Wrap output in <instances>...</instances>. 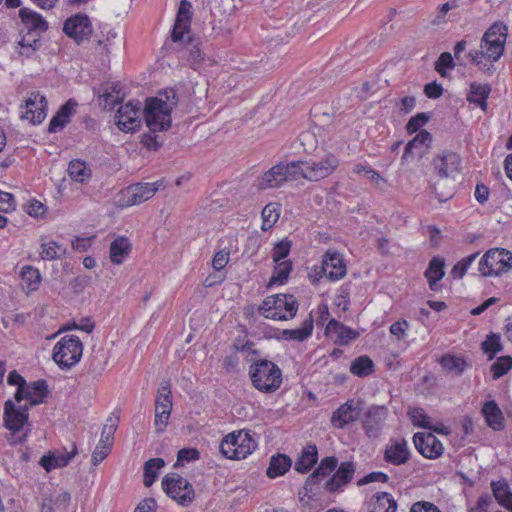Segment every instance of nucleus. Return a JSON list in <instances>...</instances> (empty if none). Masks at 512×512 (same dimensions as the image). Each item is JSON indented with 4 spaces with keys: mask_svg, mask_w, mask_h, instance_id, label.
I'll list each match as a JSON object with an SVG mask.
<instances>
[{
    "mask_svg": "<svg viewBox=\"0 0 512 512\" xmlns=\"http://www.w3.org/2000/svg\"><path fill=\"white\" fill-rule=\"evenodd\" d=\"M111 448L110 446L108 445H105V444H98L93 453H92V464L94 466L98 465L100 462H102L107 456L108 454L110 453L111 451Z\"/></svg>",
    "mask_w": 512,
    "mask_h": 512,
    "instance_id": "obj_63",
    "label": "nucleus"
},
{
    "mask_svg": "<svg viewBox=\"0 0 512 512\" xmlns=\"http://www.w3.org/2000/svg\"><path fill=\"white\" fill-rule=\"evenodd\" d=\"M77 454V446L75 443L71 444V450L63 449L58 452H48L43 455L39 461V464L47 471L50 472L53 469L63 468L69 464V462Z\"/></svg>",
    "mask_w": 512,
    "mask_h": 512,
    "instance_id": "obj_19",
    "label": "nucleus"
},
{
    "mask_svg": "<svg viewBox=\"0 0 512 512\" xmlns=\"http://www.w3.org/2000/svg\"><path fill=\"white\" fill-rule=\"evenodd\" d=\"M321 270L328 279L336 281L346 274V266L341 255L336 251H327L323 257Z\"/></svg>",
    "mask_w": 512,
    "mask_h": 512,
    "instance_id": "obj_21",
    "label": "nucleus"
},
{
    "mask_svg": "<svg viewBox=\"0 0 512 512\" xmlns=\"http://www.w3.org/2000/svg\"><path fill=\"white\" fill-rule=\"evenodd\" d=\"M178 104L176 91L172 88L160 93V98L147 100L144 115L147 126L152 133L164 131L171 126V111Z\"/></svg>",
    "mask_w": 512,
    "mask_h": 512,
    "instance_id": "obj_2",
    "label": "nucleus"
},
{
    "mask_svg": "<svg viewBox=\"0 0 512 512\" xmlns=\"http://www.w3.org/2000/svg\"><path fill=\"white\" fill-rule=\"evenodd\" d=\"M164 491L179 504L187 505L194 498V489L187 479L177 473L167 474L162 480Z\"/></svg>",
    "mask_w": 512,
    "mask_h": 512,
    "instance_id": "obj_9",
    "label": "nucleus"
},
{
    "mask_svg": "<svg viewBox=\"0 0 512 512\" xmlns=\"http://www.w3.org/2000/svg\"><path fill=\"white\" fill-rule=\"evenodd\" d=\"M491 488L498 503L512 512V492L509 485L505 481H493Z\"/></svg>",
    "mask_w": 512,
    "mask_h": 512,
    "instance_id": "obj_41",
    "label": "nucleus"
},
{
    "mask_svg": "<svg viewBox=\"0 0 512 512\" xmlns=\"http://www.w3.org/2000/svg\"><path fill=\"white\" fill-rule=\"evenodd\" d=\"M455 67L454 59L449 52H443L435 62L434 68L440 74L441 77L447 76V69H453Z\"/></svg>",
    "mask_w": 512,
    "mask_h": 512,
    "instance_id": "obj_54",
    "label": "nucleus"
},
{
    "mask_svg": "<svg viewBox=\"0 0 512 512\" xmlns=\"http://www.w3.org/2000/svg\"><path fill=\"white\" fill-rule=\"evenodd\" d=\"M63 31L77 44H81L91 37L93 27L87 15L78 13L64 22Z\"/></svg>",
    "mask_w": 512,
    "mask_h": 512,
    "instance_id": "obj_12",
    "label": "nucleus"
},
{
    "mask_svg": "<svg viewBox=\"0 0 512 512\" xmlns=\"http://www.w3.org/2000/svg\"><path fill=\"white\" fill-rule=\"evenodd\" d=\"M250 379L253 386L260 392L273 393L282 383L279 367L268 360H258L250 366Z\"/></svg>",
    "mask_w": 512,
    "mask_h": 512,
    "instance_id": "obj_5",
    "label": "nucleus"
},
{
    "mask_svg": "<svg viewBox=\"0 0 512 512\" xmlns=\"http://www.w3.org/2000/svg\"><path fill=\"white\" fill-rule=\"evenodd\" d=\"M430 117L427 113H418L415 116L411 117L406 125V130L408 133L412 134L417 132L421 127H423L428 121Z\"/></svg>",
    "mask_w": 512,
    "mask_h": 512,
    "instance_id": "obj_59",
    "label": "nucleus"
},
{
    "mask_svg": "<svg viewBox=\"0 0 512 512\" xmlns=\"http://www.w3.org/2000/svg\"><path fill=\"white\" fill-rule=\"evenodd\" d=\"M21 21L28 29V35L39 34L45 32L48 28L46 20L37 12L28 8H22L19 11Z\"/></svg>",
    "mask_w": 512,
    "mask_h": 512,
    "instance_id": "obj_27",
    "label": "nucleus"
},
{
    "mask_svg": "<svg viewBox=\"0 0 512 512\" xmlns=\"http://www.w3.org/2000/svg\"><path fill=\"white\" fill-rule=\"evenodd\" d=\"M298 310V302L291 294H275L264 299L259 312L267 319L289 320Z\"/></svg>",
    "mask_w": 512,
    "mask_h": 512,
    "instance_id": "obj_6",
    "label": "nucleus"
},
{
    "mask_svg": "<svg viewBox=\"0 0 512 512\" xmlns=\"http://www.w3.org/2000/svg\"><path fill=\"white\" fill-rule=\"evenodd\" d=\"M131 251V243L128 238L117 237L110 245V259L113 264L119 265Z\"/></svg>",
    "mask_w": 512,
    "mask_h": 512,
    "instance_id": "obj_38",
    "label": "nucleus"
},
{
    "mask_svg": "<svg viewBox=\"0 0 512 512\" xmlns=\"http://www.w3.org/2000/svg\"><path fill=\"white\" fill-rule=\"evenodd\" d=\"M285 172L287 174V181H295L299 178H305L306 162L296 161L284 164Z\"/></svg>",
    "mask_w": 512,
    "mask_h": 512,
    "instance_id": "obj_53",
    "label": "nucleus"
},
{
    "mask_svg": "<svg viewBox=\"0 0 512 512\" xmlns=\"http://www.w3.org/2000/svg\"><path fill=\"white\" fill-rule=\"evenodd\" d=\"M355 466L352 462H343L335 474L326 481L325 489L329 492H336L339 488L346 485L353 477Z\"/></svg>",
    "mask_w": 512,
    "mask_h": 512,
    "instance_id": "obj_25",
    "label": "nucleus"
},
{
    "mask_svg": "<svg viewBox=\"0 0 512 512\" xmlns=\"http://www.w3.org/2000/svg\"><path fill=\"white\" fill-rule=\"evenodd\" d=\"M141 103L139 101L128 102L121 106L115 114V124L123 132H132L140 127Z\"/></svg>",
    "mask_w": 512,
    "mask_h": 512,
    "instance_id": "obj_13",
    "label": "nucleus"
},
{
    "mask_svg": "<svg viewBox=\"0 0 512 512\" xmlns=\"http://www.w3.org/2000/svg\"><path fill=\"white\" fill-rule=\"evenodd\" d=\"M65 253V249L55 241L43 242L41 244V258L43 260H54Z\"/></svg>",
    "mask_w": 512,
    "mask_h": 512,
    "instance_id": "obj_50",
    "label": "nucleus"
},
{
    "mask_svg": "<svg viewBox=\"0 0 512 512\" xmlns=\"http://www.w3.org/2000/svg\"><path fill=\"white\" fill-rule=\"evenodd\" d=\"M165 462L162 458H153L148 460L144 465L143 483L146 487H150L157 476V469L162 468Z\"/></svg>",
    "mask_w": 512,
    "mask_h": 512,
    "instance_id": "obj_46",
    "label": "nucleus"
},
{
    "mask_svg": "<svg viewBox=\"0 0 512 512\" xmlns=\"http://www.w3.org/2000/svg\"><path fill=\"white\" fill-rule=\"evenodd\" d=\"M512 268V253L506 249H490L479 262L483 276H498Z\"/></svg>",
    "mask_w": 512,
    "mask_h": 512,
    "instance_id": "obj_8",
    "label": "nucleus"
},
{
    "mask_svg": "<svg viewBox=\"0 0 512 512\" xmlns=\"http://www.w3.org/2000/svg\"><path fill=\"white\" fill-rule=\"evenodd\" d=\"M77 102L69 99L64 105L60 107L58 112L53 116L49 123L48 132L55 133L62 130L66 124L70 122V118L75 112Z\"/></svg>",
    "mask_w": 512,
    "mask_h": 512,
    "instance_id": "obj_29",
    "label": "nucleus"
},
{
    "mask_svg": "<svg viewBox=\"0 0 512 512\" xmlns=\"http://www.w3.org/2000/svg\"><path fill=\"white\" fill-rule=\"evenodd\" d=\"M325 332L333 339L334 343L341 346L348 345L360 335L358 331L345 326L335 319L329 321Z\"/></svg>",
    "mask_w": 512,
    "mask_h": 512,
    "instance_id": "obj_22",
    "label": "nucleus"
},
{
    "mask_svg": "<svg viewBox=\"0 0 512 512\" xmlns=\"http://www.w3.org/2000/svg\"><path fill=\"white\" fill-rule=\"evenodd\" d=\"M172 411V392L168 380L160 382L155 400V420L157 432H163Z\"/></svg>",
    "mask_w": 512,
    "mask_h": 512,
    "instance_id": "obj_10",
    "label": "nucleus"
},
{
    "mask_svg": "<svg viewBox=\"0 0 512 512\" xmlns=\"http://www.w3.org/2000/svg\"><path fill=\"white\" fill-rule=\"evenodd\" d=\"M408 416L414 426L426 428L429 430H433L435 432L449 435L450 431L447 427H434L431 424L430 417L426 414L423 408L420 407H410L408 409Z\"/></svg>",
    "mask_w": 512,
    "mask_h": 512,
    "instance_id": "obj_31",
    "label": "nucleus"
},
{
    "mask_svg": "<svg viewBox=\"0 0 512 512\" xmlns=\"http://www.w3.org/2000/svg\"><path fill=\"white\" fill-rule=\"evenodd\" d=\"M16 406L15 403L9 399L4 403L3 423L5 428L11 431L10 436L7 438L10 445L22 444L28 437L30 429L19 435L18 433L28 425L29 419V406L27 404Z\"/></svg>",
    "mask_w": 512,
    "mask_h": 512,
    "instance_id": "obj_4",
    "label": "nucleus"
},
{
    "mask_svg": "<svg viewBox=\"0 0 512 512\" xmlns=\"http://www.w3.org/2000/svg\"><path fill=\"white\" fill-rule=\"evenodd\" d=\"M482 414L486 420L487 425L495 431L504 428V416L495 401H488L482 408Z\"/></svg>",
    "mask_w": 512,
    "mask_h": 512,
    "instance_id": "obj_32",
    "label": "nucleus"
},
{
    "mask_svg": "<svg viewBox=\"0 0 512 512\" xmlns=\"http://www.w3.org/2000/svg\"><path fill=\"white\" fill-rule=\"evenodd\" d=\"M444 276V260L434 257L425 271V277L428 280L429 287L433 291H437V282Z\"/></svg>",
    "mask_w": 512,
    "mask_h": 512,
    "instance_id": "obj_40",
    "label": "nucleus"
},
{
    "mask_svg": "<svg viewBox=\"0 0 512 512\" xmlns=\"http://www.w3.org/2000/svg\"><path fill=\"white\" fill-rule=\"evenodd\" d=\"M353 173L363 175L366 179L370 180L373 184H379L382 177L378 172L370 168L369 166H364L362 164H356L353 167Z\"/></svg>",
    "mask_w": 512,
    "mask_h": 512,
    "instance_id": "obj_58",
    "label": "nucleus"
},
{
    "mask_svg": "<svg viewBox=\"0 0 512 512\" xmlns=\"http://www.w3.org/2000/svg\"><path fill=\"white\" fill-rule=\"evenodd\" d=\"M431 142V134L426 130H421L407 143L403 158L407 159L408 156L414 154V152H417L421 156L429 148Z\"/></svg>",
    "mask_w": 512,
    "mask_h": 512,
    "instance_id": "obj_33",
    "label": "nucleus"
},
{
    "mask_svg": "<svg viewBox=\"0 0 512 512\" xmlns=\"http://www.w3.org/2000/svg\"><path fill=\"white\" fill-rule=\"evenodd\" d=\"M262 230L266 231L274 226V224L278 221L280 212L278 204L269 203L262 210Z\"/></svg>",
    "mask_w": 512,
    "mask_h": 512,
    "instance_id": "obj_47",
    "label": "nucleus"
},
{
    "mask_svg": "<svg viewBox=\"0 0 512 512\" xmlns=\"http://www.w3.org/2000/svg\"><path fill=\"white\" fill-rule=\"evenodd\" d=\"M410 458V450L405 439L395 440L390 447H386V462L393 465L406 463Z\"/></svg>",
    "mask_w": 512,
    "mask_h": 512,
    "instance_id": "obj_30",
    "label": "nucleus"
},
{
    "mask_svg": "<svg viewBox=\"0 0 512 512\" xmlns=\"http://www.w3.org/2000/svg\"><path fill=\"white\" fill-rule=\"evenodd\" d=\"M191 3L188 0H182L176 16L174 28L172 31V40L174 42L183 39L184 34L188 31L191 18Z\"/></svg>",
    "mask_w": 512,
    "mask_h": 512,
    "instance_id": "obj_24",
    "label": "nucleus"
},
{
    "mask_svg": "<svg viewBox=\"0 0 512 512\" xmlns=\"http://www.w3.org/2000/svg\"><path fill=\"white\" fill-rule=\"evenodd\" d=\"M410 512H441L437 506L431 502L419 501L412 505Z\"/></svg>",
    "mask_w": 512,
    "mask_h": 512,
    "instance_id": "obj_64",
    "label": "nucleus"
},
{
    "mask_svg": "<svg viewBox=\"0 0 512 512\" xmlns=\"http://www.w3.org/2000/svg\"><path fill=\"white\" fill-rule=\"evenodd\" d=\"M512 368V357H499L491 366L492 378L494 380L502 377Z\"/></svg>",
    "mask_w": 512,
    "mask_h": 512,
    "instance_id": "obj_52",
    "label": "nucleus"
},
{
    "mask_svg": "<svg viewBox=\"0 0 512 512\" xmlns=\"http://www.w3.org/2000/svg\"><path fill=\"white\" fill-rule=\"evenodd\" d=\"M107 362V356L104 350L99 349L94 351L90 357V363L88 371L95 377L100 376L105 368Z\"/></svg>",
    "mask_w": 512,
    "mask_h": 512,
    "instance_id": "obj_48",
    "label": "nucleus"
},
{
    "mask_svg": "<svg viewBox=\"0 0 512 512\" xmlns=\"http://www.w3.org/2000/svg\"><path fill=\"white\" fill-rule=\"evenodd\" d=\"M491 93V86L489 84H480L473 82L470 84V92L467 100L479 106L484 112L487 111V99Z\"/></svg>",
    "mask_w": 512,
    "mask_h": 512,
    "instance_id": "obj_34",
    "label": "nucleus"
},
{
    "mask_svg": "<svg viewBox=\"0 0 512 512\" xmlns=\"http://www.w3.org/2000/svg\"><path fill=\"white\" fill-rule=\"evenodd\" d=\"M337 166L338 159L332 154L325 155L319 161L306 162L305 179L309 181L323 179L332 174Z\"/></svg>",
    "mask_w": 512,
    "mask_h": 512,
    "instance_id": "obj_17",
    "label": "nucleus"
},
{
    "mask_svg": "<svg viewBox=\"0 0 512 512\" xmlns=\"http://www.w3.org/2000/svg\"><path fill=\"white\" fill-rule=\"evenodd\" d=\"M83 352L80 339L75 335H67L56 343L53 349V360L61 368H71L79 362Z\"/></svg>",
    "mask_w": 512,
    "mask_h": 512,
    "instance_id": "obj_7",
    "label": "nucleus"
},
{
    "mask_svg": "<svg viewBox=\"0 0 512 512\" xmlns=\"http://www.w3.org/2000/svg\"><path fill=\"white\" fill-rule=\"evenodd\" d=\"M350 372L358 377H367L374 372V363L368 356L357 357L350 365Z\"/></svg>",
    "mask_w": 512,
    "mask_h": 512,
    "instance_id": "obj_44",
    "label": "nucleus"
},
{
    "mask_svg": "<svg viewBox=\"0 0 512 512\" xmlns=\"http://www.w3.org/2000/svg\"><path fill=\"white\" fill-rule=\"evenodd\" d=\"M48 394L49 389L46 380L40 379L30 383L26 382L22 389H17L14 399L17 403L27 400L29 402L27 405L30 408L43 403Z\"/></svg>",
    "mask_w": 512,
    "mask_h": 512,
    "instance_id": "obj_15",
    "label": "nucleus"
},
{
    "mask_svg": "<svg viewBox=\"0 0 512 512\" xmlns=\"http://www.w3.org/2000/svg\"><path fill=\"white\" fill-rule=\"evenodd\" d=\"M292 466V460L285 454H276L270 458L266 474L269 478L284 475Z\"/></svg>",
    "mask_w": 512,
    "mask_h": 512,
    "instance_id": "obj_37",
    "label": "nucleus"
},
{
    "mask_svg": "<svg viewBox=\"0 0 512 512\" xmlns=\"http://www.w3.org/2000/svg\"><path fill=\"white\" fill-rule=\"evenodd\" d=\"M200 457V453L195 448H183L178 451L177 461L175 466L183 465L184 462H190L198 460Z\"/></svg>",
    "mask_w": 512,
    "mask_h": 512,
    "instance_id": "obj_60",
    "label": "nucleus"
},
{
    "mask_svg": "<svg viewBox=\"0 0 512 512\" xmlns=\"http://www.w3.org/2000/svg\"><path fill=\"white\" fill-rule=\"evenodd\" d=\"M291 249V242L287 239H284L278 242L273 248V261L275 263L285 261L284 259L288 256Z\"/></svg>",
    "mask_w": 512,
    "mask_h": 512,
    "instance_id": "obj_56",
    "label": "nucleus"
},
{
    "mask_svg": "<svg viewBox=\"0 0 512 512\" xmlns=\"http://www.w3.org/2000/svg\"><path fill=\"white\" fill-rule=\"evenodd\" d=\"M360 412V402L350 399L333 413L331 418L332 425L336 428H343L345 425L358 419Z\"/></svg>",
    "mask_w": 512,
    "mask_h": 512,
    "instance_id": "obj_20",
    "label": "nucleus"
},
{
    "mask_svg": "<svg viewBox=\"0 0 512 512\" xmlns=\"http://www.w3.org/2000/svg\"><path fill=\"white\" fill-rule=\"evenodd\" d=\"M287 182V174L284 164L280 163L266 171L261 178L258 179V187L262 190L277 188Z\"/></svg>",
    "mask_w": 512,
    "mask_h": 512,
    "instance_id": "obj_26",
    "label": "nucleus"
},
{
    "mask_svg": "<svg viewBox=\"0 0 512 512\" xmlns=\"http://www.w3.org/2000/svg\"><path fill=\"white\" fill-rule=\"evenodd\" d=\"M481 348L488 355V359L492 360L497 353L503 350L500 335L496 333L487 335L486 340L481 344Z\"/></svg>",
    "mask_w": 512,
    "mask_h": 512,
    "instance_id": "obj_45",
    "label": "nucleus"
},
{
    "mask_svg": "<svg viewBox=\"0 0 512 512\" xmlns=\"http://www.w3.org/2000/svg\"><path fill=\"white\" fill-rule=\"evenodd\" d=\"M41 281V275L38 269L31 266H24L21 271V285L27 292H33L38 289Z\"/></svg>",
    "mask_w": 512,
    "mask_h": 512,
    "instance_id": "obj_42",
    "label": "nucleus"
},
{
    "mask_svg": "<svg viewBox=\"0 0 512 512\" xmlns=\"http://www.w3.org/2000/svg\"><path fill=\"white\" fill-rule=\"evenodd\" d=\"M25 108L26 111L21 117L32 124H39L46 117L47 100L39 92H32L25 101Z\"/></svg>",
    "mask_w": 512,
    "mask_h": 512,
    "instance_id": "obj_18",
    "label": "nucleus"
},
{
    "mask_svg": "<svg viewBox=\"0 0 512 512\" xmlns=\"http://www.w3.org/2000/svg\"><path fill=\"white\" fill-rule=\"evenodd\" d=\"M292 270V262L290 260L276 263L274 273L270 279V284H283L289 277Z\"/></svg>",
    "mask_w": 512,
    "mask_h": 512,
    "instance_id": "obj_51",
    "label": "nucleus"
},
{
    "mask_svg": "<svg viewBox=\"0 0 512 512\" xmlns=\"http://www.w3.org/2000/svg\"><path fill=\"white\" fill-rule=\"evenodd\" d=\"M69 177L78 183H87L92 176V170L90 166L82 160L74 159L69 162L67 169Z\"/></svg>",
    "mask_w": 512,
    "mask_h": 512,
    "instance_id": "obj_36",
    "label": "nucleus"
},
{
    "mask_svg": "<svg viewBox=\"0 0 512 512\" xmlns=\"http://www.w3.org/2000/svg\"><path fill=\"white\" fill-rule=\"evenodd\" d=\"M440 364L444 370L452 372L455 375H461L465 369L466 362L459 357L446 355L440 360Z\"/></svg>",
    "mask_w": 512,
    "mask_h": 512,
    "instance_id": "obj_49",
    "label": "nucleus"
},
{
    "mask_svg": "<svg viewBox=\"0 0 512 512\" xmlns=\"http://www.w3.org/2000/svg\"><path fill=\"white\" fill-rule=\"evenodd\" d=\"M383 498L384 492L374 494L366 503V512H384Z\"/></svg>",
    "mask_w": 512,
    "mask_h": 512,
    "instance_id": "obj_62",
    "label": "nucleus"
},
{
    "mask_svg": "<svg viewBox=\"0 0 512 512\" xmlns=\"http://www.w3.org/2000/svg\"><path fill=\"white\" fill-rule=\"evenodd\" d=\"M433 165L441 180H455L461 173V158L451 151H444L433 159Z\"/></svg>",
    "mask_w": 512,
    "mask_h": 512,
    "instance_id": "obj_14",
    "label": "nucleus"
},
{
    "mask_svg": "<svg viewBox=\"0 0 512 512\" xmlns=\"http://www.w3.org/2000/svg\"><path fill=\"white\" fill-rule=\"evenodd\" d=\"M178 104L176 91L172 88L160 93V98L147 100L144 115L147 126L152 133L164 131L171 126V111Z\"/></svg>",
    "mask_w": 512,
    "mask_h": 512,
    "instance_id": "obj_1",
    "label": "nucleus"
},
{
    "mask_svg": "<svg viewBox=\"0 0 512 512\" xmlns=\"http://www.w3.org/2000/svg\"><path fill=\"white\" fill-rule=\"evenodd\" d=\"M337 466L335 457H325L321 460L319 467L315 470L321 478L329 475Z\"/></svg>",
    "mask_w": 512,
    "mask_h": 512,
    "instance_id": "obj_61",
    "label": "nucleus"
},
{
    "mask_svg": "<svg viewBox=\"0 0 512 512\" xmlns=\"http://www.w3.org/2000/svg\"><path fill=\"white\" fill-rule=\"evenodd\" d=\"M384 410L382 407H371L365 413L363 426L370 438H377L383 429Z\"/></svg>",
    "mask_w": 512,
    "mask_h": 512,
    "instance_id": "obj_23",
    "label": "nucleus"
},
{
    "mask_svg": "<svg viewBox=\"0 0 512 512\" xmlns=\"http://www.w3.org/2000/svg\"><path fill=\"white\" fill-rule=\"evenodd\" d=\"M161 184L137 183L122 190L118 195V204L122 207L139 205L154 196Z\"/></svg>",
    "mask_w": 512,
    "mask_h": 512,
    "instance_id": "obj_11",
    "label": "nucleus"
},
{
    "mask_svg": "<svg viewBox=\"0 0 512 512\" xmlns=\"http://www.w3.org/2000/svg\"><path fill=\"white\" fill-rule=\"evenodd\" d=\"M508 28L503 23H494L484 33L480 49L471 50L468 57L471 60L487 58L491 62L498 61L504 53Z\"/></svg>",
    "mask_w": 512,
    "mask_h": 512,
    "instance_id": "obj_3",
    "label": "nucleus"
},
{
    "mask_svg": "<svg viewBox=\"0 0 512 512\" xmlns=\"http://www.w3.org/2000/svg\"><path fill=\"white\" fill-rule=\"evenodd\" d=\"M318 460L317 447L315 445L306 446L299 459L295 463V470L300 473L308 472Z\"/></svg>",
    "mask_w": 512,
    "mask_h": 512,
    "instance_id": "obj_39",
    "label": "nucleus"
},
{
    "mask_svg": "<svg viewBox=\"0 0 512 512\" xmlns=\"http://www.w3.org/2000/svg\"><path fill=\"white\" fill-rule=\"evenodd\" d=\"M117 429V420L109 418L104 425L99 443L110 447L113 445L114 433Z\"/></svg>",
    "mask_w": 512,
    "mask_h": 512,
    "instance_id": "obj_55",
    "label": "nucleus"
},
{
    "mask_svg": "<svg viewBox=\"0 0 512 512\" xmlns=\"http://www.w3.org/2000/svg\"><path fill=\"white\" fill-rule=\"evenodd\" d=\"M234 433L236 460L245 459L256 448V442L249 433L238 431Z\"/></svg>",
    "mask_w": 512,
    "mask_h": 512,
    "instance_id": "obj_35",
    "label": "nucleus"
},
{
    "mask_svg": "<svg viewBox=\"0 0 512 512\" xmlns=\"http://www.w3.org/2000/svg\"><path fill=\"white\" fill-rule=\"evenodd\" d=\"M413 442L417 451L427 459H437L443 454V444L433 433L417 432Z\"/></svg>",
    "mask_w": 512,
    "mask_h": 512,
    "instance_id": "obj_16",
    "label": "nucleus"
},
{
    "mask_svg": "<svg viewBox=\"0 0 512 512\" xmlns=\"http://www.w3.org/2000/svg\"><path fill=\"white\" fill-rule=\"evenodd\" d=\"M235 440H234V433H230L222 440L220 444V452L223 456H225L228 459L236 460V453L235 452Z\"/></svg>",
    "mask_w": 512,
    "mask_h": 512,
    "instance_id": "obj_57",
    "label": "nucleus"
},
{
    "mask_svg": "<svg viewBox=\"0 0 512 512\" xmlns=\"http://www.w3.org/2000/svg\"><path fill=\"white\" fill-rule=\"evenodd\" d=\"M312 330L313 319L309 317L303 321L301 327L283 330L282 335L286 340L303 341L312 334Z\"/></svg>",
    "mask_w": 512,
    "mask_h": 512,
    "instance_id": "obj_43",
    "label": "nucleus"
},
{
    "mask_svg": "<svg viewBox=\"0 0 512 512\" xmlns=\"http://www.w3.org/2000/svg\"><path fill=\"white\" fill-rule=\"evenodd\" d=\"M100 92L99 105L104 109L112 110L124 98V93L118 83H106L101 87Z\"/></svg>",
    "mask_w": 512,
    "mask_h": 512,
    "instance_id": "obj_28",
    "label": "nucleus"
}]
</instances>
